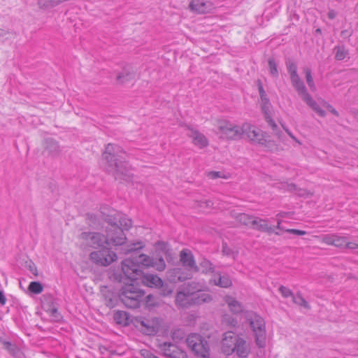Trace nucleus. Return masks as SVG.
Here are the masks:
<instances>
[{"mask_svg": "<svg viewBox=\"0 0 358 358\" xmlns=\"http://www.w3.org/2000/svg\"><path fill=\"white\" fill-rule=\"evenodd\" d=\"M113 271L115 279L124 284L119 294L120 301L128 308H138L145 294L138 282L142 270Z\"/></svg>", "mask_w": 358, "mask_h": 358, "instance_id": "1", "label": "nucleus"}, {"mask_svg": "<svg viewBox=\"0 0 358 358\" xmlns=\"http://www.w3.org/2000/svg\"><path fill=\"white\" fill-rule=\"evenodd\" d=\"M106 236L98 232H83L78 236L80 248L83 250L91 248L98 249L105 245H122L125 243L126 236L120 228L115 225L110 226L106 230Z\"/></svg>", "mask_w": 358, "mask_h": 358, "instance_id": "2", "label": "nucleus"}, {"mask_svg": "<svg viewBox=\"0 0 358 358\" xmlns=\"http://www.w3.org/2000/svg\"><path fill=\"white\" fill-rule=\"evenodd\" d=\"M126 154L119 145L108 143L103 153L106 160L105 168L112 173L116 179L129 180L132 173L131 166L125 159Z\"/></svg>", "mask_w": 358, "mask_h": 358, "instance_id": "3", "label": "nucleus"}, {"mask_svg": "<svg viewBox=\"0 0 358 358\" xmlns=\"http://www.w3.org/2000/svg\"><path fill=\"white\" fill-rule=\"evenodd\" d=\"M122 268H131L132 266H143L145 267H156V268H164L166 266L163 257H151L145 254H140L134 252L129 259L122 261Z\"/></svg>", "mask_w": 358, "mask_h": 358, "instance_id": "4", "label": "nucleus"}, {"mask_svg": "<svg viewBox=\"0 0 358 358\" xmlns=\"http://www.w3.org/2000/svg\"><path fill=\"white\" fill-rule=\"evenodd\" d=\"M243 314L255 334L256 344L259 348L264 347L266 344V329L264 319L252 311H245Z\"/></svg>", "mask_w": 358, "mask_h": 358, "instance_id": "5", "label": "nucleus"}, {"mask_svg": "<svg viewBox=\"0 0 358 358\" xmlns=\"http://www.w3.org/2000/svg\"><path fill=\"white\" fill-rule=\"evenodd\" d=\"M187 344L194 355L198 358H209L210 347L208 342L201 335L192 334L187 338Z\"/></svg>", "mask_w": 358, "mask_h": 358, "instance_id": "6", "label": "nucleus"}, {"mask_svg": "<svg viewBox=\"0 0 358 358\" xmlns=\"http://www.w3.org/2000/svg\"><path fill=\"white\" fill-rule=\"evenodd\" d=\"M217 129L223 138L239 139L243 136V124L238 126L227 120H220L217 122Z\"/></svg>", "mask_w": 358, "mask_h": 358, "instance_id": "7", "label": "nucleus"}, {"mask_svg": "<svg viewBox=\"0 0 358 358\" xmlns=\"http://www.w3.org/2000/svg\"><path fill=\"white\" fill-rule=\"evenodd\" d=\"M90 257L92 262L101 266H109L117 259L114 252L104 249L91 252Z\"/></svg>", "mask_w": 358, "mask_h": 358, "instance_id": "8", "label": "nucleus"}, {"mask_svg": "<svg viewBox=\"0 0 358 358\" xmlns=\"http://www.w3.org/2000/svg\"><path fill=\"white\" fill-rule=\"evenodd\" d=\"M243 134H245L250 141L253 143L264 145L266 142L265 133L247 122L243 124Z\"/></svg>", "mask_w": 358, "mask_h": 358, "instance_id": "9", "label": "nucleus"}, {"mask_svg": "<svg viewBox=\"0 0 358 358\" xmlns=\"http://www.w3.org/2000/svg\"><path fill=\"white\" fill-rule=\"evenodd\" d=\"M239 336L232 331H229L223 334L221 341V348L223 353L230 355L234 352L236 343Z\"/></svg>", "mask_w": 358, "mask_h": 358, "instance_id": "10", "label": "nucleus"}, {"mask_svg": "<svg viewBox=\"0 0 358 358\" xmlns=\"http://www.w3.org/2000/svg\"><path fill=\"white\" fill-rule=\"evenodd\" d=\"M176 304L181 308H186L194 305L192 283L189 284L183 291H179L177 293Z\"/></svg>", "mask_w": 358, "mask_h": 358, "instance_id": "11", "label": "nucleus"}, {"mask_svg": "<svg viewBox=\"0 0 358 358\" xmlns=\"http://www.w3.org/2000/svg\"><path fill=\"white\" fill-rule=\"evenodd\" d=\"M194 305H200L212 300L210 294L203 292L206 286L200 283L192 282Z\"/></svg>", "mask_w": 358, "mask_h": 358, "instance_id": "12", "label": "nucleus"}, {"mask_svg": "<svg viewBox=\"0 0 358 358\" xmlns=\"http://www.w3.org/2000/svg\"><path fill=\"white\" fill-rule=\"evenodd\" d=\"M136 326L146 335H154L158 331V320L156 318H140L136 321Z\"/></svg>", "mask_w": 358, "mask_h": 358, "instance_id": "13", "label": "nucleus"}, {"mask_svg": "<svg viewBox=\"0 0 358 358\" xmlns=\"http://www.w3.org/2000/svg\"><path fill=\"white\" fill-rule=\"evenodd\" d=\"M286 66L287 69V71L290 76V80L293 87L295 89L296 92H299L301 90H303L306 87L303 82L301 80L300 77L297 73V66L296 64L289 60L286 62Z\"/></svg>", "mask_w": 358, "mask_h": 358, "instance_id": "14", "label": "nucleus"}, {"mask_svg": "<svg viewBox=\"0 0 358 358\" xmlns=\"http://www.w3.org/2000/svg\"><path fill=\"white\" fill-rule=\"evenodd\" d=\"M298 94L301 97L302 100L310 107L318 115L324 117L326 113L321 108L319 104L312 98L308 92L306 87L297 92Z\"/></svg>", "mask_w": 358, "mask_h": 358, "instance_id": "15", "label": "nucleus"}, {"mask_svg": "<svg viewBox=\"0 0 358 358\" xmlns=\"http://www.w3.org/2000/svg\"><path fill=\"white\" fill-rule=\"evenodd\" d=\"M189 7L199 14L210 13L215 8L213 3L207 0H192Z\"/></svg>", "mask_w": 358, "mask_h": 358, "instance_id": "16", "label": "nucleus"}, {"mask_svg": "<svg viewBox=\"0 0 358 358\" xmlns=\"http://www.w3.org/2000/svg\"><path fill=\"white\" fill-rule=\"evenodd\" d=\"M138 282L149 287L158 288L162 285V279L154 274H143V270L141 271V275L138 276Z\"/></svg>", "mask_w": 358, "mask_h": 358, "instance_id": "17", "label": "nucleus"}, {"mask_svg": "<svg viewBox=\"0 0 358 358\" xmlns=\"http://www.w3.org/2000/svg\"><path fill=\"white\" fill-rule=\"evenodd\" d=\"M187 135L192 138L193 144L200 149L206 148L208 145L207 138L197 130L189 128Z\"/></svg>", "mask_w": 358, "mask_h": 358, "instance_id": "18", "label": "nucleus"}, {"mask_svg": "<svg viewBox=\"0 0 358 358\" xmlns=\"http://www.w3.org/2000/svg\"><path fill=\"white\" fill-rule=\"evenodd\" d=\"M164 353L166 356L171 358H187L186 352L178 348L177 345L171 343H164L163 345Z\"/></svg>", "mask_w": 358, "mask_h": 358, "instance_id": "19", "label": "nucleus"}, {"mask_svg": "<svg viewBox=\"0 0 358 358\" xmlns=\"http://www.w3.org/2000/svg\"><path fill=\"white\" fill-rule=\"evenodd\" d=\"M208 271L210 272L212 276L210 281L213 282L214 285L225 288L231 285L232 282L229 276L218 273H213L214 270H208Z\"/></svg>", "mask_w": 358, "mask_h": 358, "instance_id": "20", "label": "nucleus"}, {"mask_svg": "<svg viewBox=\"0 0 358 358\" xmlns=\"http://www.w3.org/2000/svg\"><path fill=\"white\" fill-rule=\"evenodd\" d=\"M234 352L241 358H246L250 352V344L244 338L239 337L236 343Z\"/></svg>", "mask_w": 358, "mask_h": 358, "instance_id": "21", "label": "nucleus"}, {"mask_svg": "<svg viewBox=\"0 0 358 358\" xmlns=\"http://www.w3.org/2000/svg\"><path fill=\"white\" fill-rule=\"evenodd\" d=\"M252 227L255 229L267 232V233H274L276 235H280L281 232L275 231V229L273 227L269 226L268 224V222L266 220H263L259 217H255L253 221V224Z\"/></svg>", "mask_w": 358, "mask_h": 358, "instance_id": "22", "label": "nucleus"}, {"mask_svg": "<svg viewBox=\"0 0 358 358\" xmlns=\"http://www.w3.org/2000/svg\"><path fill=\"white\" fill-rule=\"evenodd\" d=\"M180 260L183 266L197 268L193 255L188 249H183L180 251Z\"/></svg>", "mask_w": 358, "mask_h": 358, "instance_id": "23", "label": "nucleus"}, {"mask_svg": "<svg viewBox=\"0 0 358 358\" xmlns=\"http://www.w3.org/2000/svg\"><path fill=\"white\" fill-rule=\"evenodd\" d=\"M135 73L133 69L130 66H127L123 68L122 71L119 73L116 78V81L119 84H124L134 80Z\"/></svg>", "mask_w": 358, "mask_h": 358, "instance_id": "24", "label": "nucleus"}, {"mask_svg": "<svg viewBox=\"0 0 358 358\" xmlns=\"http://www.w3.org/2000/svg\"><path fill=\"white\" fill-rule=\"evenodd\" d=\"M262 110L265 115V120L267 122V123L269 124V126L271 127L273 131H275L278 128L277 124L274 122V120L271 118L270 113H271V103L269 100L262 101Z\"/></svg>", "mask_w": 358, "mask_h": 358, "instance_id": "25", "label": "nucleus"}, {"mask_svg": "<svg viewBox=\"0 0 358 358\" xmlns=\"http://www.w3.org/2000/svg\"><path fill=\"white\" fill-rule=\"evenodd\" d=\"M224 301L227 303L229 310L234 314H238L243 312L242 305L233 297L227 296L224 298Z\"/></svg>", "mask_w": 358, "mask_h": 358, "instance_id": "26", "label": "nucleus"}, {"mask_svg": "<svg viewBox=\"0 0 358 358\" xmlns=\"http://www.w3.org/2000/svg\"><path fill=\"white\" fill-rule=\"evenodd\" d=\"M182 270H169V280L171 282L184 281L187 277H183L181 273Z\"/></svg>", "mask_w": 358, "mask_h": 358, "instance_id": "27", "label": "nucleus"}, {"mask_svg": "<svg viewBox=\"0 0 358 358\" xmlns=\"http://www.w3.org/2000/svg\"><path fill=\"white\" fill-rule=\"evenodd\" d=\"M45 150L53 155L59 154L61 151L57 142L52 139L46 141Z\"/></svg>", "mask_w": 358, "mask_h": 358, "instance_id": "28", "label": "nucleus"}, {"mask_svg": "<svg viewBox=\"0 0 358 358\" xmlns=\"http://www.w3.org/2000/svg\"><path fill=\"white\" fill-rule=\"evenodd\" d=\"M119 224L120 227H119L116 223L111 224V225H115L118 228H120L121 230H122V232L124 233V230H129L131 226H132V221L131 219L128 218L125 215L122 216L119 219Z\"/></svg>", "mask_w": 358, "mask_h": 358, "instance_id": "29", "label": "nucleus"}, {"mask_svg": "<svg viewBox=\"0 0 358 358\" xmlns=\"http://www.w3.org/2000/svg\"><path fill=\"white\" fill-rule=\"evenodd\" d=\"M114 319L117 324L127 325L128 324L129 315L125 311H117L114 314Z\"/></svg>", "mask_w": 358, "mask_h": 358, "instance_id": "30", "label": "nucleus"}, {"mask_svg": "<svg viewBox=\"0 0 358 358\" xmlns=\"http://www.w3.org/2000/svg\"><path fill=\"white\" fill-rule=\"evenodd\" d=\"M237 219L241 224L252 227L255 217L250 216L245 213H241L237 216Z\"/></svg>", "mask_w": 358, "mask_h": 358, "instance_id": "31", "label": "nucleus"}, {"mask_svg": "<svg viewBox=\"0 0 358 358\" xmlns=\"http://www.w3.org/2000/svg\"><path fill=\"white\" fill-rule=\"evenodd\" d=\"M303 72L306 75V80L307 84H308V87H310V90L313 91V92L315 91L316 86L315 85V83H314V80H313V78L312 76L311 70L309 68L306 67V68L303 69Z\"/></svg>", "mask_w": 358, "mask_h": 358, "instance_id": "32", "label": "nucleus"}, {"mask_svg": "<svg viewBox=\"0 0 358 358\" xmlns=\"http://www.w3.org/2000/svg\"><path fill=\"white\" fill-rule=\"evenodd\" d=\"M334 50L336 51L335 58L337 60H343L348 55V52L344 47L338 46Z\"/></svg>", "mask_w": 358, "mask_h": 358, "instance_id": "33", "label": "nucleus"}, {"mask_svg": "<svg viewBox=\"0 0 358 358\" xmlns=\"http://www.w3.org/2000/svg\"><path fill=\"white\" fill-rule=\"evenodd\" d=\"M28 289L31 292L35 294H38L41 293L43 289L42 285L38 282H30Z\"/></svg>", "mask_w": 358, "mask_h": 358, "instance_id": "34", "label": "nucleus"}, {"mask_svg": "<svg viewBox=\"0 0 358 358\" xmlns=\"http://www.w3.org/2000/svg\"><path fill=\"white\" fill-rule=\"evenodd\" d=\"M222 321L223 324L232 327H234L238 324L237 320L229 315H224Z\"/></svg>", "mask_w": 358, "mask_h": 358, "instance_id": "35", "label": "nucleus"}, {"mask_svg": "<svg viewBox=\"0 0 358 358\" xmlns=\"http://www.w3.org/2000/svg\"><path fill=\"white\" fill-rule=\"evenodd\" d=\"M347 237L336 234L334 245L338 248H345Z\"/></svg>", "mask_w": 358, "mask_h": 358, "instance_id": "36", "label": "nucleus"}, {"mask_svg": "<svg viewBox=\"0 0 358 358\" xmlns=\"http://www.w3.org/2000/svg\"><path fill=\"white\" fill-rule=\"evenodd\" d=\"M268 63L271 75L275 78L278 77V71L274 59L270 58L268 61Z\"/></svg>", "mask_w": 358, "mask_h": 358, "instance_id": "37", "label": "nucleus"}, {"mask_svg": "<svg viewBox=\"0 0 358 358\" xmlns=\"http://www.w3.org/2000/svg\"><path fill=\"white\" fill-rule=\"evenodd\" d=\"M159 288L161 289V294L163 296H168V295L171 294L173 290V286H169L167 284L164 285L162 281V285H159Z\"/></svg>", "mask_w": 358, "mask_h": 358, "instance_id": "38", "label": "nucleus"}, {"mask_svg": "<svg viewBox=\"0 0 358 358\" xmlns=\"http://www.w3.org/2000/svg\"><path fill=\"white\" fill-rule=\"evenodd\" d=\"M292 297L294 303L302 306L306 308H308V302L301 295L293 296Z\"/></svg>", "mask_w": 358, "mask_h": 358, "instance_id": "39", "label": "nucleus"}, {"mask_svg": "<svg viewBox=\"0 0 358 358\" xmlns=\"http://www.w3.org/2000/svg\"><path fill=\"white\" fill-rule=\"evenodd\" d=\"M155 246L157 250L162 251L165 255L169 252V247L168 243L163 241H158L156 243Z\"/></svg>", "mask_w": 358, "mask_h": 358, "instance_id": "40", "label": "nucleus"}, {"mask_svg": "<svg viewBox=\"0 0 358 358\" xmlns=\"http://www.w3.org/2000/svg\"><path fill=\"white\" fill-rule=\"evenodd\" d=\"M279 291L281 293L282 296L285 298H288L289 296H293L292 292L287 287L281 285L279 287Z\"/></svg>", "mask_w": 358, "mask_h": 358, "instance_id": "41", "label": "nucleus"}, {"mask_svg": "<svg viewBox=\"0 0 358 358\" xmlns=\"http://www.w3.org/2000/svg\"><path fill=\"white\" fill-rule=\"evenodd\" d=\"M335 236L336 234L325 235L322 238V242L329 245H334Z\"/></svg>", "mask_w": 358, "mask_h": 358, "instance_id": "42", "label": "nucleus"}, {"mask_svg": "<svg viewBox=\"0 0 358 358\" xmlns=\"http://www.w3.org/2000/svg\"><path fill=\"white\" fill-rule=\"evenodd\" d=\"M284 231L287 233H290L297 236H303L307 234L306 231L294 229H285Z\"/></svg>", "mask_w": 358, "mask_h": 358, "instance_id": "43", "label": "nucleus"}, {"mask_svg": "<svg viewBox=\"0 0 358 358\" xmlns=\"http://www.w3.org/2000/svg\"><path fill=\"white\" fill-rule=\"evenodd\" d=\"M259 93L261 98V102L269 100L267 97L266 92L264 91L262 84L259 85Z\"/></svg>", "mask_w": 358, "mask_h": 358, "instance_id": "44", "label": "nucleus"}, {"mask_svg": "<svg viewBox=\"0 0 358 358\" xmlns=\"http://www.w3.org/2000/svg\"><path fill=\"white\" fill-rule=\"evenodd\" d=\"M144 247V245L142 242H137L133 243L132 245L127 250L128 252L136 251L138 249H141Z\"/></svg>", "mask_w": 358, "mask_h": 358, "instance_id": "45", "label": "nucleus"}, {"mask_svg": "<svg viewBox=\"0 0 358 358\" xmlns=\"http://www.w3.org/2000/svg\"><path fill=\"white\" fill-rule=\"evenodd\" d=\"M282 218H280V217H276V222H277V225L275 227V229H278L280 232L281 231H285V228L282 226Z\"/></svg>", "mask_w": 358, "mask_h": 358, "instance_id": "46", "label": "nucleus"}, {"mask_svg": "<svg viewBox=\"0 0 358 358\" xmlns=\"http://www.w3.org/2000/svg\"><path fill=\"white\" fill-rule=\"evenodd\" d=\"M208 176H209V178H210L212 179H215V178L222 177L221 173L218 172V171H211V172L208 173Z\"/></svg>", "mask_w": 358, "mask_h": 358, "instance_id": "47", "label": "nucleus"}, {"mask_svg": "<svg viewBox=\"0 0 358 358\" xmlns=\"http://www.w3.org/2000/svg\"><path fill=\"white\" fill-rule=\"evenodd\" d=\"M50 314H51V316H52L54 317L55 320H58L59 319V315L57 312V309L55 308H52L51 310H50Z\"/></svg>", "mask_w": 358, "mask_h": 358, "instance_id": "48", "label": "nucleus"}, {"mask_svg": "<svg viewBox=\"0 0 358 358\" xmlns=\"http://www.w3.org/2000/svg\"><path fill=\"white\" fill-rule=\"evenodd\" d=\"M142 355L145 358H159L158 357L152 354L150 351L145 350L142 352Z\"/></svg>", "mask_w": 358, "mask_h": 358, "instance_id": "49", "label": "nucleus"}, {"mask_svg": "<svg viewBox=\"0 0 358 358\" xmlns=\"http://www.w3.org/2000/svg\"><path fill=\"white\" fill-rule=\"evenodd\" d=\"M345 248L348 249H356L358 248V244L353 242H349L347 240V245H345Z\"/></svg>", "mask_w": 358, "mask_h": 358, "instance_id": "50", "label": "nucleus"}, {"mask_svg": "<svg viewBox=\"0 0 358 358\" xmlns=\"http://www.w3.org/2000/svg\"><path fill=\"white\" fill-rule=\"evenodd\" d=\"M327 15L330 20H333L337 16V12L333 9H330L328 12Z\"/></svg>", "mask_w": 358, "mask_h": 358, "instance_id": "51", "label": "nucleus"}, {"mask_svg": "<svg viewBox=\"0 0 358 358\" xmlns=\"http://www.w3.org/2000/svg\"><path fill=\"white\" fill-rule=\"evenodd\" d=\"M6 298L3 294V292L0 289V304L3 306L6 304Z\"/></svg>", "mask_w": 358, "mask_h": 358, "instance_id": "52", "label": "nucleus"}, {"mask_svg": "<svg viewBox=\"0 0 358 358\" xmlns=\"http://www.w3.org/2000/svg\"><path fill=\"white\" fill-rule=\"evenodd\" d=\"M328 110L329 112H331L332 114H334L336 116H338V112L331 105L328 106Z\"/></svg>", "mask_w": 358, "mask_h": 358, "instance_id": "53", "label": "nucleus"}, {"mask_svg": "<svg viewBox=\"0 0 358 358\" xmlns=\"http://www.w3.org/2000/svg\"><path fill=\"white\" fill-rule=\"evenodd\" d=\"M285 130L292 139H294L299 144H301V143L296 139V138L292 134V133L289 129H285Z\"/></svg>", "mask_w": 358, "mask_h": 358, "instance_id": "54", "label": "nucleus"}, {"mask_svg": "<svg viewBox=\"0 0 358 358\" xmlns=\"http://www.w3.org/2000/svg\"><path fill=\"white\" fill-rule=\"evenodd\" d=\"M289 214V213L280 212L276 215V217H280V218L287 217Z\"/></svg>", "mask_w": 358, "mask_h": 358, "instance_id": "55", "label": "nucleus"}, {"mask_svg": "<svg viewBox=\"0 0 358 358\" xmlns=\"http://www.w3.org/2000/svg\"><path fill=\"white\" fill-rule=\"evenodd\" d=\"M26 263V268H32V266H34V263L31 260H27L25 262Z\"/></svg>", "mask_w": 358, "mask_h": 358, "instance_id": "56", "label": "nucleus"}, {"mask_svg": "<svg viewBox=\"0 0 358 358\" xmlns=\"http://www.w3.org/2000/svg\"><path fill=\"white\" fill-rule=\"evenodd\" d=\"M229 250H230L229 248H227L226 244L223 245V246H222V252L224 254H226L227 255H229V253H230Z\"/></svg>", "mask_w": 358, "mask_h": 358, "instance_id": "57", "label": "nucleus"}, {"mask_svg": "<svg viewBox=\"0 0 358 358\" xmlns=\"http://www.w3.org/2000/svg\"><path fill=\"white\" fill-rule=\"evenodd\" d=\"M9 32L6 30L0 28V37H3L7 35Z\"/></svg>", "mask_w": 358, "mask_h": 358, "instance_id": "58", "label": "nucleus"}, {"mask_svg": "<svg viewBox=\"0 0 358 358\" xmlns=\"http://www.w3.org/2000/svg\"><path fill=\"white\" fill-rule=\"evenodd\" d=\"M296 187L294 184H291V185H288V189L291 192L296 190Z\"/></svg>", "mask_w": 358, "mask_h": 358, "instance_id": "59", "label": "nucleus"}, {"mask_svg": "<svg viewBox=\"0 0 358 358\" xmlns=\"http://www.w3.org/2000/svg\"><path fill=\"white\" fill-rule=\"evenodd\" d=\"M322 106H323L324 108H326L327 109H328V106H331L329 103H328L327 101H324V100H322Z\"/></svg>", "mask_w": 358, "mask_h": 358, "instance_id": "60", "label": "nucleus"}, {"mask_svg": "<svg viewBox=\"0 0 358 358\" xmlns=\"http://www.w3.org/2000/svg\"><path fill=\"white\" fill-rule=\"evenodd\" d=\"M207 206H211L213 205V203L210 201L206 202Z\"/></svg>", "mask_w": 358, "mask_h": 358, "instance_id": "61", "label": "nucleus"}, {"mask_svg": "<svg viewBox=\"0 0 358 358\" xmlns=\"http://www.w3.org/2000/svg\"><path fill=\"white\" fill-rule=\"evenodd\" d=\"M32 271V273L35 275H37L38 273H37V270L36 269H34V270H31Z\"/></svg>", "mask_w": 358, "mask_h": 358, "instance_id": "62", "label": "nucleus"}, {"mask_svg": "<svg viewBox=\"0 0 358 358\" xmlns=\"http://www.w3.org/2000/svg\"><path fill=\"white\" fill-rule=\"evenodd\" d=\"M152 298V295H148L147 296V299H148V301Z\"/></svg>", "mask_w": 358, "mask_h": 358, "instance_id": "63", "label": "nucleus"}, {"mask_svg": "<svg viewBox=\"0 0 358 358\" xmlns=\"http://www.w3.org/2000/svg\"><path fill=\"white\" fill-rule=\"evenodd\" d=\"M275 135L278 136V137H280V134L278 132H276Z\"/></svg>", "mask_w": 358, "mask_h": 358, "instance_id": "64", "label": "nucleus"}]
</instances>
